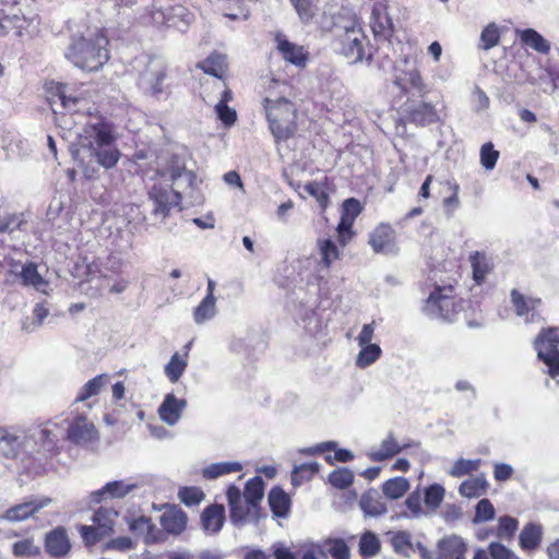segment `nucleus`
<instances>
[{
	"instance_id": "13",
	"label": "nucleus",
	"mask_w": 559,
	"mask_h": 559,
	"mask_svg": "<svg viewBox=\"0 0 559 559\" xmlns=\"http://www.w3.org/2000/svg\"><path fill=\"white\" fill-rule=\"evenodd\" d=\"M159 17L168 27H174L182 33L188 29L194 19L193 14L182 5L170 7L166 12L158 11L153 14L155 22H159Z\"/></svg>"
},
{
	"instance_id": "18",
	"label": "nucleus",
	"mask_w": 559,
	"mask_h": 559,
	"mask_svg": "<svg viewBox=\"0 0 559 559\" xmlns=\"http://www.w3.org/2000/svg\"><path fill=\"white\" fill-rule=\"evenodd\" d=\"M129 528L142 537L146 545L164 542V533L147 516L141 515L132 520L129 523Z\"/></svg>"
},
{
	"instance_id": "39",
	"label": "nucleus",
	"mask_w": 559,
	"mask_h": 559,
	"mask_svg": "<svg viewBox=\"0 0 559 559\" xmlns=\"http://www.w3.org/2000/svg\"><path fill=\"white\" fill-rule=\"evenodd\" d=\"M108 381L109 376L106 373L94 377L83 385L80 393L75 397V402H84L87 399L97 395L100 390L108 383Z\"/></svg>"
},
{
	"instance_id": "21",
	"label": "nucleus",
	"mask_w": 559,
	"mask_h": 559,
	"mask_svg": "<svg viewBox=\"0 0 559 559\" xmlns=\"http://www.w3.org/2000/svg\"><path fill=\"white\" fill-rule=\"evenodd\" d=\"M275 39L280 53L287 62L301 68L306 66L308 57L302 46L290 43L282 35H277Z\"/></svg>"
},
{
	"instance_id": "6",
	"label": "nucleus",
	"mask_w": 559,
	"mask_h": 559,
	"mask_svg": "<svg viewBox=\"0 0 559 559\" xmlns=\"http://www.w3.org/2000/svg\"><path fill=\"white\" fill-rule=\"evenodd\" d=\"M366 44L367 37L361 27L353 24L352 26H346L343 33L337 36L336 49L350 63H357L371 58V52L369 49H366Z\"/></svg>"
},
{
	"instance_id": "59",
	"label": "nucleus",
	"mask_w": 559,
	"mask_h": 559,
	"mask_svg": "<svg viewBox=\"0 0 559 559\" xmlns=\"http://www.w3.org/2000/svg\"><path fill=\"white\" fill-rule=\"evenodd\" d=\"M499 158V152L493 148L492 143H485L480 148V164L487 170L495 168Z\"/></svg>"
},
{
	"instance_id": "32",
	"label": "nucleus",
	"mask_w": 559,
	"mask_h": 559,
	"mask_svg": "<svg viewBox=\"0 0 559 559\" xmlns=\"http://www.w3.org/2000/svg\"><path fill=\"white\" fill-rule=\"evenodd\" d=\"M391 535V545L395 554L411 557L416 551L415 545L412 542V535L407 531L389 532Z\"/></svg>"
},
{
	"instance_id": "35",
	"label": "nucleus",
	"mask_w": 559,
	"mask_h": 559,
	"mask_svg": "<svg viewBox=\"0 0 559 559\" xmlns=\"http://www.w3.org/2000/svg\"><path fill=\"white\" fill-rule=\"evenodd\" d=\"M409 489V481L405 477H393L382 485L383 495L390 500L402 498Z\"/></svg>"
},
{
	"instance_id": "19",
	"label": "nucleus",
	"mask_w": 559,
	"mask_h": 559,
	"mask_svg": "<svg viewBox=\"0 0 559 559\" xmlns=\"http://www.w3.org/2000/svg\"><path fill=\"white\" fill-rule=\"evenodd\" d=\"M136 488V483L115 480L107 483L102 489L94 491L92 497L95 502H100L105 498L122 499Z\"/></svg>"
},
{
	"instance_id": "55",
	"label": "nucleus",
	"mask_w": 559,
	"mask_h": 559,
	"mask_svg": "<svg viewBox=\"0 0 559 559\" xmlns=\"http://www.w3.org/2000/svg\"><path fill=\"white\" fill-rule=\"evenodd\" d=\"M178 497L187 507H193L200 504L205 495L198 487H183L179 490Z\"/></svg>"
},
{
	"instance_id": "12",
	"label": "nucleus",
	"mask_w": 559,
	"mask_h": 559,
	"mask_svg": "<svg viewBox=\"0 0 559 559\" xmlns=\"http://www.w3.org/2000/svg\"><path fill=\"white\" fill-rule=\"evenodd\" d=\"M159 524L163 527L160 531L164 533L165 540L166 534L179 536L186 531L188 516L178 506H167L159 516Z\"/></svg>"
},
{
	"instance_id": "25",
	"label": "nucleus",
	"mask_w": 559,
	"mask_h": 559,
	"mask_svg": "<svg viewBox=\"0 0 559 559\" xmlns=\"http://www.w3.org/2000/svg\"><path fill=\"white\" fill-rule=\"evenodd\" d=\"M439 554L445 559H456L465 556L467 546L463 538L456 535L448 536L438 543Z\"/></svg>"
},
{
	"instance_id": "64",
	"label": "nucleus",
	"mask_w": 559,
	"mask_h": 559,
	"mask_svg": "<svg viewBox=\"0 0 559 559\" xmlns=\"http://www.w3.org/2000/svg\"><path fill=\"white\" fill-rule=\"evenodd\" d=\"M14 21L15 35L23 36L24 34H29V28L35 26L36 16H25L19 12H15Z\"/></svg>"
},
{
	"instance_id": "16",
	"label": "nucleus",
	"mask_w": 559,
	"mask_h": 559,
	"mask_svg": "<svg viewBox=\"0 0 559 559\" xmlns=\"http://www.w3.org/2000/svg\"><path fill=\"white\" fill-rule=\"evenodd\" d=\"M186 406V400L178 399L175 394L168 393L158 407V416L167 425L175 426L180 420Z\"/></svg>"
},
{
	"instance_id": "28",
	"label": "nucleus",
	"mask_w": 559,
	"mask_h": 559,
	"mask_svg": "<svg viewBox=\"0 0 559 559\" xmlns=\"http://www.w3.org/2000/svg\"><path fill=\"white\" fill-rule=\"evenodd\" d=\"M394 84L401 88L403 93L415 91L418 94L425 92V84L419 72L413 68L401 75H397L394 80Z\"/></svg>"
},
{
	"instance_id": "4",
	"label": "nucleus",
	"mask_w": 559,
	"mask_h": 559,
	"mask_svg": "<svg viewBox=\"0 0 559 559\" xmlns=\"http://www.w3.org/2000/svg\"><path fill=\"white\" fill-rule=\"evenodd\" d=\"M266 118L276 141H285L296 132V108L287 98H264Z\"/></svg>"
},
{
	"instance_id": "56",
	"label": "nucleus",
	"mask_w": 559,
	"mask_h": 559,
	"mask_svg": "<svg viewBox=\"0 0 559 559\" xmlns=\"http://www.w3.org/2000/svg\"><path fill=\"white\" fill-rule=\"evenodd\" d=\"M500 35L498 27L495 24L487 25L480 34L479 47L488 50L499 44Z\"/></svg>"
},
{
	"instance_id": "36",
	"label": "nucleus",
	"mask_w": 559,
	"mask_h": 559,
	"mask_svg": "<svg viewBox=\"0 0 559 559\" xmlns=\"http://www.w3.org/2000/svg\"><path fill=\"white\" fill-rule=\"evenodd\" d=\"M445 489L440 484H432L424 490V503L428 513H433L441 506Z\"/></svg>"
},
{
	"instance_id": "17",
	"label": "nucleus",
	"mask_w": 559,
	"mask_h": 559,
	"mask_svg": "<svg viewBox=\"0 0 559 559\" xmlns=\"http://www.w3.org/2000/svg\"><path fill=\"white\" fill-rule=\"evenodd\" d=\"M225 520V507L218 503L206 507L200 516L202 530L207 535L218 534L223 528Z\"/></svg>"
},
{
	"instance_id": "34",
	"label": "nucleus",
	"mask_w": 559,
	"mask_h": 559,
	"mask_svg": "<svg viewBox=\"0 0 559 559\" xmlns=\"http://www.w3.org/2000/svg\"><path fill=\"white\" fill-rule=\"evenodd\" d=\"M402 448L394 439V437L390 433L382 442L378 450H372L369 453V457L373 462H382L385 461L397 453H400Z\"/></svg>"
},
{
	"instance_id": "43",
	"label": "nucleus",
	"mask_w": 559,
	"mask_h": 559,
	"mask_svg": "<svg viewBox=\"0 0 559 559\" xmlns=\"http://www.w3.org/2000/svg\"><path fill=\"white\" fill-rule=\"evenodd\" d=\"M359 554L365 557H374L381 550L379 537L371 531L365 532L359 539Z\"/></svg>"
},
{
	"instance_id": "61",
	"label": "nucleus",
	"mask_w": 559,
	"mask_h": 559,
	"mask_svg": "<svg viewBox=\"0 0 559 559\" xmlns=\"http://www.w3.org/2000/svg\"><path fill=\"white\" fill-rule=\"evenodd\" d=\"M80 531L86 545H94L109 534L108 532H103L102 527L96 524L93 526L83 525Z\"/></svg>"
},
{
	"instance_id": "10",
	"label": "nucleus",
	"mask_w": 559,
	"mask_h": 559,
	"mask_svg": "<svg viewBox=\"0 0 559 559\" xmlns=\"http://www.w3.org/2000/svg\"><path fill=\"white\" fill-rule=\"evenodd\" d=\"M368 243L376 253L396 254V235L390 224H379L369 235Z\"/></svg>"
},
{
	"instance_id": "30",
	"label": "nucleus",
	"mask_w": 559,
	"mask_h": 559,
	"mask_svg": "<svg viewBox=\"0 0 559 559\" xmlns=\"http://www.w3.org/2000/svg\"><path fill=\"white\" fill-rule=\"evenodd\" d=\"M543 536V527L536 523L526 524L520 533L519 542L520 546L524 550H533L536 549Z\"/></svg>"
},
{
	"instance_id": "38",
	"label": "nucleus",
	"mask_w": 559,
	"mask_h": 559,
	"mask_svg": "<svg viewBox=\"0 0 559 559\" xmlns=\"http://www.w3.org/2000/svg\"><path fill=\"white\" fill-rule=\"evenodd\" d=\"M200 68L205 73L221 79L227 68L226 56L219 52H213L200 64Z\"/></svg>"
},
{
	"instance_id": "37",
	"label": "nucleus",
	"mask_w": 559,
	"mask_h": 559,
	"mask_svg": "<svg viewBox=\"0 0 559 559\" xmlns=\"http://www.w3.org/2000/svg\"><path fill=\"white\" fill-rule=\"evenodd\" d=\"M264 495V483L263 479L259 476H255L248 480L245 487V491L242 493V497L246 499L247 502L250 503L252 509L258 508L260 501L262 500Z\"/></svg>"
},
{
	"instance_id": "44",
	"label": "nucleus",
	"mask_w": 559,
	"mask_h": 559,
	"mask_svg": "<svg viewBox=\"0 0 559 559\" xmlns=\"http://www.w3.org/2000/svg\"><path fill=\"white\" fill-rule=\"evenodd\" d=\"M52 104L56 105L57 102L60 103L61 107L70 112L79 111L78 105L82 102L79 97H73L67 94V86L63 84L56 85V92L52 95L51 99Z\"/></svg>"
},
{
	"instance_id": "45",
	"label": "nucleus",
	"mask_w": 559,
	"mask_h": 559,
	"mask_svg": "<svg viewBox=\"0 0 559 559\" xmlns=\"http://www.w3.org/2000/svg\"><path fill=\"white\" fill-rule=\"evenodd\" d=\"M216 312V298L204 297L193 311V320L197 324H203L213 319Z\"/></svg>"
},
{
	"instance_id": "33",
	"label": "nucleus",
	"mask_w": 559,
	"mask_h": 559,
	"mask_svg": "<svg viewBox=\"0 0 559 559\" xmlns=\"http://www.w3.org/2000/svg\"><path fill=\"white\" fill-rule=\"evenodd\" d=\"M242 471V465L239 462H218L212 463L206 466L202 475L205 479H216L221 476L237 473Z\"/></svg>"
},
{
	"instance_id": "53",
	"label": "nucleus",
	"mask_w": 559,
	"mask_h": 559,
	"mask_svg": "<svg viewBox=\"0 0 559 559\" xmlns=\"http://www.w3.org/2000/svg\"><path fill=\"white\" fill-rule=\"evenodd\" d=\"M354 474L345 467L337 468L329 475L330 484L337 489H345L352 485Z\"/></svg>"
},
{
	"instance_id": "48",
	"label": "nucleus",
	"mask_w": 559,
	"mask_h": 559,
	"mask_svg": "<svg viewBox=\"0 0 559 559\" xmlns=\"http://www.w3.org/2000/svg\"><path fill=\"white\" fill-rule=\"evenodd\" d=\"M21 278L24 285L33 286L37 290H44L47 285L34 263H27L22 267Z\"/></svg>"
},
{
	"instance_id": "29",
	"label": "nucleus",
	"mask_w": 559,
	"mask_h": 559,
	"mask_svg": "<svg viewBox=\"0 0 559 559\" xmlns=\"http://www.w3.org/2000/svg\"><path fill=\"white\" fill-rule=\"evenodd\" d=\"M269 504L277 518H286L290 508V498L289 496L280 487H274L269 492Z\"/></svg>"
},
{
	"instance_id": "5",
	"label": "nucleus",
	"mask_w": 559,
	"mask_h": 559,
	"mask_svg": "<svg viewBox=\"0 0 559 559\" xmlns=\"http://www.w3.org/2000/svg\"><path fill=\"white\" fill-rule=\"evenodd\" d=\"M136 84L143 94L156 99L166 98L170 94L166 84L167 64L162 57L148 56L141 61Z\"/></svg>"
},
{
	"instance_id": "47",
	"label": "nucleus",
	"mask_w": 559,
	"mask_h": 559,
	"mask_svg": "<svg viewBox=\"0 0 559 559\" xmlns=\"http://www.w3.org/2000/svg\"><path fill=\"white\" fill-rule=\"evenodd\" d=\"M318 247L321 255L320 265L328 270L340 258V251L331 239L319 240Z\"/></svg>"
},
{
	"instance_id": "22",
	"label": "nucleus",
	"mask_w": 559,
	"mask_h": 559,
	"mask_svg": "<svg viewBox=\"0 0 559 559\" xmlns=\"http://www.w3.org/2000/svg\"><path fill=\"white\" fill-rule=\"evenodd\" d=\"M370 27L376 37L388 38L392 35L393 24L382 4H374L370 15Z\"/></svg>"
},
{
	"instance_id": "7",
	"label": "nucleus",
	"mask_w": 559,
	"mask_h": 559,
	"mask_svg": "<svg viewBox=\"0 0 559 559\" xmlns=\"http://www.w3.org/2000/svg\"><path fill=\"white\" fill-rule=\"evenodd\" d=\"M459 308L453 297V287L438 286L427 298L424 311L430 318L451 322L457 313Z\"/></svg>"
},
{
	"instance_id": "14",
	"label": "nucleus",
	"mask_w": 559,
	"mask_h": 559,
	"mask_svg": "<svg viewBox=\"0 0 559 559\" xmlns=\"http://www.w3.org/2000/svg\"><path fill=\"white\" fill-rule=\"evenodd\" d=\"M67 438L75 444H86L97 438V431L85 416H78L69 424Z\"/></svg>"
},
{
	"instance_id": "62",
	"label": "nucleus",
	"mask_w": 559,
	"mask_h": 559,
	"mask_svg": "<svg viewBox=\"0 0 559 559\" xmlns=\"http://www.w3.org/2000/svg\"><path fill=\"white\" fill-rule=\"evenodd\" d=\"M215 111L217 114L218 119L226 126H233L237 120L236 110L230 108L224 102H218L215 105Z\"/></svg>"
},
{
	"instance_id": "46",
	"label": "nucleus",
	"mask_w": 559,
	"mask_h": 559,
	"mask_svg": "<svg viewBox=\"0 0 559 559\" xmlns=\"http://www.w3.org/2000/svg\"><path fill=\"white\" fill-rule=\"evenodd\" d=\"M360 347L361 349L356 358V366L361 369L371 366L380 358L382 354V349L378 344L365 345Z\"/></svg>"
},
{
	"instance_id": "3",
	"label": "nucleus",
	"mask_w": 559,
	"mask_h": 559,
	"mask_svg": "<svg viewBox=\"0 0 559 559\" xmlns=\"http://www.w3.org/2000/svg\"><path fill=\"white\" fill-rule=\"evenodd\" d=\"M79 136L81 146L88 148L91 156L95 157L99 165L112 168L118 163L120 153L114 144L115 139L108 123H88Z\"/></svg>"
},
{
	"instance_id": "11",
	"label": "nucleus",
	"mask_w": 559,
	"mask_h": 559,
	"mask_svg": "<svg viewBox=\"0 0 559 559\" xmlns=\"http://www.w3.org/2000/svg\"><path fill=\"white\" fill-rule=\"evenodd\" d=\"M226 496L230 510V521L237 526L243 525L257 510L252 509L250 503L242 497L240 489L235 485L228 487Z\"/></svg>"
},
{
	"instance_id": "26",
	"label": "nucleus",
	"mask_w": 559,
	"mask_h": 559,
	"mask_svg": "<svg viewBox=\"0 0 559 559\" xmlns=\"http://www.w3.org/2000/svg\"><path fill=\"white\" fill-rule=\"evenodd\" d=\"M359 506L370 516H379L386 512V504L376 489L365 492L360 498Z\"/></svg>"
},
{
	"instance_id": "41",
	"label": "nucleus",
	"mask_w": 559,
	"mask_h": 559,
	"mask_svg": "<svg viewBox=\"0 0 559 559\" xmlns=\"http://www.w3.org/2000/svg\"><path fill=\"white\" fill-rule=\"evenodd\" d=\"M411 120L417 124L426 126L437 121L438 115L435 107L428 103L417 105L409 112Z\"/></svg>"
},
{
	"instance_id": "50",
	"label": "nucleus",
	"mask_w": 559,
	"mask_h": 559,
	"mask_svg": "<svg viewBox=\"0 0 559 559\" xmlns=\"http://www.w3.org/2000/svg\"><path fill=\"white\" fill-rule=\"evenodd\" d=\"M481 461L479 459L477 460H466V459H459L453 466L449 469V475L455 478H460L462 476H465L472 472L478 471L480 466Z\"/></svg>"
},
{
	"instance_id": "2",
	"label": "nucleus",
	"mask_w": 559,
	"mask_h": 559,
	"mask_svg": "<svg viewBox=\"0 0 559 559\" xmlns=\"http://www.w3.org/2000/svg\"><path fill=\"white\" fill-rule=\"evenodd\" d=\"M108 40L100 31L73 38L66 58L82 70L96 71L109 59Z\"/></svg>"
},
{
	"instance_id": "23",
	"label": "nucleus",
	"mask_w": 559,
	"mask_h": 559,
	"mask_svg": "<svg viewBox=\"0 0 559 559\" xmlns=\"http://www.w3.org/2000/svg\"><path fill=\"white\" fill-rule=\"evenodd\" d=\"M88 275H98L99 277H110L119 273L121 269V259L115 254H109L105 260L97 259L86 266Z\"/></svg>"
},
{
	"instance_id": "40",
	"label": "nucleus",
	"mask_w": 559,
	"mask_h": 559,
	"mask_svg": "<svg viewBox=\"0 0 559 559\" xmlns=\"http://www.w3.org/2000/svg\"><path fill=\"white\" fill-rule=\"evenodd\" d=\"M520 33V38L526 46L531 47L532 49L536 50L540 53H548L550 50L549 43L535 29L527 28L523 29Z\"/></svg>"
},
{
	"instance_id": "27",
	"label": "nucleus",
	"mask_w": 559,
	"mask_h": 559,
	"mask_svg": "<svg viewBox=\"0 0 559 559\" xmlns=\"http://www.w3.org/2000/svg\"><path fill=\"white\" fill-rule=\"evenodd\" d=\"M191 343L186 345V353L180 355L179 353H175L168 364L165 366V376L171 383H176L179 381L181 376L187 369L188 366V352L190 349Z\"/></svg>"
},
{
	"instance_id": "54",
	"label": "nucleus",
	"mask_w": 559,
	"mask_h": 559,
	"mask_svg": "<svg viewBox=\"0 0 559 559\" xmlns=\"http://www.w3.org/2000/svg\"><path fill=\"white\" fill-rule=\"evenodd\" d=\"M405 506L409 510L411 514L408 518L419 519L428 515L426 508L424 509L421 506V493L417 489L413 491L405 500Z\"/></svg>"
},
{
	"instance_id": "58",
	"label": "nucleus",
	"mask_w": 559,
	"mask_h": 559,
	"mask_svg": "<svg viewBox=\"0 0 559 559\" xmlns=\"http://www.w3.org/2000/svg\"><path fill=\"white\" fill-rule=\"evenodd\" d=\"M519 522L516 519L504 515L499 519L498 537L501 539H511L518 530Z\"/></svg>"
},
{
	"instance_id": "31",
	"label": "nucleus",
	"mask_w": 559,
	"mask_h": 559,
	"mask_svg": "<svg viewBox=\"0 0 559 559\" xmlns=\"http://www.w3.org/2000/svg\"><path fill=\"white\" fill-rule=\"evenodd\" d=\"M488 481L484 475H478L464 480L460 487L459 492L462 497L478 498L487 492Z\"/></svg>"
},
{
	"instance_id": "8",
	"label": "nucleus",
	"mask_w": 559,
	"mask_h": 559,
	"mask_svg": "<svg viewBox=\"0 0 559 559\" xmlns=\"http://www.w3.org/2000/svg\"><path fill=\"white\" fill-rule=\"evenodd\" d=\"M537 357L548 367L551 378L559 374V328L543 329L535 342Z\"/></svg>"
},
{
	"instance_id": "1",
	"label": "nucleus",
	"mask_w": 559,
	"mask_h": 559,
	"mask_svg": "<svg viewBox=\"0 0 559 559\" xmlns=\"http://www.w3.org/2000/svg\"><path fill=\"white\" fill-rule=\"evenodd\" d=\"M159 182L148 191L151 215L163 223L171 210L179 206L183 197L193 198L197 189V175L189 167L186 155L174 154L156 171Z\"/></svg>"
},
{
	"instance_id": "20",
	"label": "nucleus",
	"mask_w": 559,
	"mask_h": 559,
	"mask_svg": "<svg viewBox=\"0 0 559 559\" xmlns=\"http://www.w3.org/2000/svg\"><path fill=\"white\" fill-rule=\"evenodd\" d=\"M511 300L519 317H525L526 321H535L538 317L537 307L542 304L539 298L522 295L516 289L511 292Z\"/></svg>"
},
{
	"instance_id": "63",
	"label": "nucleus",
	"mask_w": 559,
	"mask_h": 559,
	"mask_svg": "<svg viewBox=\"0 0 559 559\" xmlns=\"http://www.w3.org/2000/svg\"><path fill=\"white\" fill-rule=\"evenodd\" d=\"M49 425L51 424L49 423L46 427L38 429L36 432L41 445L47 450L52 449L59 439V435L53 429L49 428Z\"/></svg>"
},
{
	"instance_id": "51",
	"label": "nucleus",
	"mask_w": 559,
	"mask_h": 559,
	"mask_svg": "<svg viewBox=\"0 0 559 559\" xmlns=\"http://www.w3.org/2000/svg\"><path fill=\"white\" fill-rule=\"evenodd\" d=\"M118 512L112 509L99 508L93 516V522L102 527L103 532L112 531Z\"/></svg>"
},
{
	"instance_id": "52",
	"label": "nucleus",
	"mask_w": 559,
	"mask_h": 559,
	"mask_svg": "<svg viewBox=\"0 0 559 559\" xmlns=\"http://www.w3.org/2000/svg\"><path fill=\"white\" fill-rule=\"evenodd\" d=\"M12 552L16 557H35L40 554V547L33 538H24L12 545Z\"/></svg>"
},
{
	"instance_id": "24",
	"label": "nucleus",
	"mask_w": 559,
	"mask_h": 559,
	"mask_svg": "<svg viewBox=\"0 0 559 559\" xmlns=\"http://www.w3.org/2000/svg\"><path fill=\"white\" fill-rule=\"evenodd\" d=\"M469 261L473 269V280L479 285L493 269V260L485 252L475 251L471 254Z\"/></svg>"
},
{
	"instance_id": "60",
	"label": "nucleus",
	"mask_w": 559,
	"mask_h": 559,
	"mask_svg": "<svg viewBox=\"0 0 559 559\" xmlns=\"http://www.w3.org/2000/svg\"><path fill=\"white\" fill-rule=\"evenodd\" d=\"M326 545H329L328 551L330 552L333 559L350 558L349 547L343 539H328Z\"/></svg>"
},
{
	"instance_id": "57",
	"label": "nucleus",
	"mask_w": 559,
	"mask_h": 559,
	"mask_svg": "<svg viewBox=\"0 0 559 559\" xmlns=\"http://www.w3.org/2000/svg\"><path fill=\"white\" fill-rule=\"evenodd\" d=\"M495 514L496 511L493 504L489 499L484 498L476 504L474 522L479 523L490 521L495 518Z\"/></svg>"
},
{
	"instance_id": "15",
	"label": "nucleus",
	"mask_w": 559,
	"mask_h": 559,
	"mask_svg": "<svg viewBox=\"0 0 559 559\" xmlns=\"http://www.w3.org/2000/svg\"><path fill=\"white\" fill-rule=\"evenodd\" d=\"M45 549L55 558L67 556L71 550V543L67 530L58 526L48 532L45 537Z\"/></svg>"
},
{
	"instance_id": "9",
	"label": "nucleus",
	"mask_w": 559,
	"mask_h": 559,
	"mask_svg": "<svg viewBox=\"0 0 559 559\" xmlns=\"http://www.w3.org/2000/svg\"><path fill=\"white\" fill-rule=\"evenodd\" d=\"M51 501L52 500L48 497H40L16 503L8 508L5 511L0 512V521H7L9 523L26 521L34 518L41 509L48 507Z\"/></svg>"
},
{
	"instance_id": "49",
	"label": "nucleus",
	"mask_w": 559,
	"mask_h": 559,
	"mask_svg": "<svg viewBox=\"0 0 559 559\" xmlns=\"http://www.w3.org/2000/svg\"><path fill=\"white\" fill-rule=\"evenodd\" d=\"M319 468L320 464L317 462L295 466L292 473V484L294 486H300L305 480L311 479L312 476L319 472Z\"/></svg>"
},
{
	"instance_id": "42",
	"label": "nucleus",
	"mask_w": 559,
	"mask_h": 559,
	"mask_svg": "<svg viewBox=\"0 0 559 559\" xmlns=\"http://www.w3.org/2000/svg\"><path fill=\"white\" fill-rule=\"evenodd\" d=\"M22 443L21 436L14 435L0 427V451L3 452L5 456H15Z\"/></svg>"
}]
</instances>
